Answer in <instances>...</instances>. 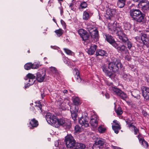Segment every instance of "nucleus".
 <instances>
[{"mask_svg": "<svg viewBox=\"0 0 149 149\" xmlns=\"http://www.w3.org/2000/svg\"><path fill=\"white\" fill-rule=\"evenodd\" d=\"M68 92V91L66 90H65L63 91V92L64 94H67V93Z\"/></svg>", "mask_w": 149, "mask_h": 149, "instance_id": "nucleus-58", "label": "nucleus"}, {"mask_svg": "<svg viewBox=\"0 0 149 149\" xmlns=\"http://www.w3.org/2000/svg\"><path fill=\"white\" fill-rule=\"evenodd\" d=\"M26 80V83H27L25 86V88H26L28 87H29V86L32 85L33 84L35 81V79H25Z\"/></svg>", "mask_w": 149, "mask_h": 149, "instance_id": "nucleus-24", "label": "nucleus"}, {"mask_svg": "<svg viewBox=\"0 0 149 149\" xmlns=\"http://www.w3.org/2000/svg\"><path fill=\"white\" fill-rule=\"evenodd\" d=\"M105 142V140L103 139L100 138L96 141L95 143L99 146H102L103 145Z\"/></svg>", "mask_w": 149, "mask_h": 149, "instance_id": "nucleus-28", "label": "nucleus"}, {"mask_svg": "<svg viewBox=\"0 0 149 149\" xmlns=\"http://www.w3.org/2000/svg\"><path fill=\"white\" fill-rule=\"evenodd\" d=\"M138 6L143 11H144L149 8V2L147 1L141 3H139Z\"/></svg>", "mask_w": 149, "mask_h": 149, "instance_id": "nucleus-14", "label": "nucleus"}, {"mask_svg": "<svg viewBox=\"0 0 149 149\" xmlns=\"http://www.w3.org/2000/svg\"><path fill=\"white\" fill-rule=\"evenodd\" d=\"M55 32L58 37L60 36L63 33V30L61 29H59L55 31Z\"/></svg>", "mask_w": 149, "mask_h": 149, "instance_id": "nucleus-36", "label": "nucleus"}, {"mask_svg": "<svg viewBox=\"0 0 149 149\" xmlns=\"http://www.w3.org/2000/svg\"><path fill=\"white\" fill-rule=\"evenodd\" d=\"M66 101L68 103V104L70 106V103H69V101L68 100H67Z\"/></svg>", "mask_w": 149, "mask_h": 149, "instance_id": "nucleus-60", "label": "nucleus"}, {"mask_svg": "<svg viewBox=\"0 0 149 149\" xmlns=\"http://www.w3.org/2000/svg\"><path fill=\"white\" fill-rule=\"evenodd\" d=\"M126 122L128 125V126L130 129L132 131H134V134H136L139 132V130L137 128L134 126L132 125V123H131L130 122H129L128 120L126 121Z\"/></svg>", "mask_w": 149, "mask_h": 149, "instance_id": "nucleus-18", "label": "nucleus"}, {"mask_svg": "<svg viewBox=\"0 0 149 149\" xmlns=\"http://www.w3.org/2000/svg\"><path fill=\"white\" fill-rule=\"evenodd\" d=\"M71 112L72 118L74 120H76L77 117V113Z\"/></svg>", "mask_w": 149, "mask_h": 149, "instance_id": "nucleus-47", "label": "nucleus"}, {"mask_svg": "<svg viewBox=\"0 0 149 149\" xmlns=\"http://www.w3.org/2000/svg\"><path fill=\"white\" fill-rule=\"evenodd\" d=\"M112 128L114 131L115 132L118 134V130L120 129V126L116 120H114L112 123Z\"/></svg>", "mask_w": 149, "mask_h": 149, "instance_id": "nucleus-13", "label": "nucleus"}, {"mask_svg": "<svg viewBox=\"0 0 149 149\" xmlns=\"http://www.w3.org/2000/svg\"><path fill=\"white\" fill-rule=\"evenodd\" d=\"M66 145L69 149H84L86 147L83 143H76L73 137L70 134L67 135L65 138Z\"/></svg>", "mask_w": 149, "mask_h": 149, "instance_id": "nucleus-3", "label": "nucleus"}, {"mask_svg": "<svg viewBox=\"0 0 149 149\" xmlns=\"http://www.w3.org/2000/svg\"><path fill=\"white\" fill-rule=\"evenodd\" d=\"M87 4L85 2L82 3L80 5V7L81 8H85L87 7Z\"/></svg>", "mask_w": 149, "mask_h": 149, "instance_id": "nucleus-48", "label": "nucleus"}, {"mask_svg": "<svg viewBox=\"0 0 149 149\" xmlns=\"http://www.w3.org/2000/svg\"><path fill=\"white\" fill-rule=\"evenodd\" d=\"M50 70L53 74H54V76L56 77V76L58 75V73L56 68L54 67H51L50 68Z\"/></svg>", "mask_w": 149, "mask_h": 149, "instance_id": "nucleus-30", "label": "nucleus"}, {"mask_svg": "<svg viewBox=\"0 0 149 149\" xmlns=\"http://www.w3.org/2000/svg\"><path fill=\"white\" fill-rule=\"evenodd\" d=\"M122 66V65L120 61L113 57L111 58V61L108 64V68L112 72H117L119 69V67L121 68Z\"/></svg>", "mask_w": 149, "mask_h": 149, "instance_id": "nucleus-5", "label": "nucleus"}, {"mask_svg": "<svg viewBox=\"0 0 149 149\" xmlns=\"http://www.w3.org/2000/svg\"><path fill=\"white\" fill-rule=\"evenodd\" d=\"M41 96L42 98H43V97H44V95L42 94H41Z\"/></svg>", "mask_w": 149, "mask_h": 149, "instance_id": "nucleus-61", "label": "nucleus"}, {"mask_svg": "<svg viewBox=\"0 0 149 149\" xmlns=\"http://www.w3.org/2000/svg\"><path fill=\"white\" fill-rule=\"evenodd\" d=\"M146 31L147 32H149V26H148V28H147L146 29Z\"/></svg>", "mask_w": 149, "mask_h": 149, "instance_id": "nucleus-59", "label": "nucleus"}, {"mask_svg": "<svg viewBox=\"0 0 149 149\" xmlns=\"http://www.w3.org/2000/svg\"><path fill=\"white\" fill-rule=\"evenodd\" d=\"M108 27L110 33L113 34L116 33L119 39L123 42H127L128 48L129 49L131 48L132 47V44L128 40L127 38L123 33L122 28L118 24L114 23L112 24H109Z\"/></svg>", "mask_w": 149, "mask_h": 149, "instance_id": "nucleus-1", "label": "nucleus"}, {"mask_svg": "<svg viewBox=\"0 0 149 149\" xmlns=\"http://www.w3.org/2000/svg\"><path fill=\"white\" fill-rule=\"evenodd\" d=\"M86 32L83 29H80L78 31V33L81 37L84 34H85Z\"/></svg>", "mask_w": 149, "mask_h": 149, "instance_id": "nucleus-40", "label": "nucleus"}, {"mask_svg": "<svg viewBox=\"0 0 149 149\" xmlns=\"http://www.w3.org/2000/svg\"><path fill=\"white\" fill-rule=\"evenodd\" d=\"M74 71L76 73L75 75V77L77 81L78 82H80L81 81V79L79 76V71L77 69H74Z\"/></svg>", "mask_w": 149, "mask_h": 149, "instance_id": "nucleus-31", "label": "nucleus"}, {"mask_svg": "<svg viewBox=\"0 0 149 149\" xmlns=\"http://www.w3.org/2000/svg\"><path fill=\"white\" fill-rule=\"evenodd\" d=\"M138 138L139 140V142L141 144L143 145L145 148H147L148 146V144L147 142L145 141L142 137H141V135L139 134L138 136Z\"/></svg>", "mask_w": 149, "mask_h": 149, "instance_id": "nucleus-20", "label": "nucleus"}, {"mask_svg": "<svg viewBox=\"0 0 149 149\" xmlns=\"http://www.w3.org/2000/svg\"><path fill=\"white\" fill-rule=\"evenodd\" d=\"M29 127L31 129L37 127L38 125V122L35 119H33L29 123Z\"/></svg>", "mask_w": 149, "mask_h": 149, "instance_id": "nucleus-22", "label": "nucleus"}, {"mask_svg": "<svg viewBox=\"0 0 149 149\" xmlns=\"http://www.w3.org/2000/svg\"><path fill=\"white\" fill-rule=\"evenodd\" d=\"M59 100V101H57V103L58 106V107L59 108L63 110H64L65 108V107L66 106V105H65V103L63 102H60Z\"/></svg>", "mask_w": 149, "mask_h": 149, "instance_id": "nucleus-29", "label": "nucleus"}, {"mask_svg": "<svg viewBox=\"0 0 149 149\" xmlns=\"http://www.w3.org/2000/svg\"><path fill=\"white\" fill-rule=\"evenodd\" d=\"M141 89L143 97L146 100H149V88L143 86Z\"/></svg>", "mask_w": 149, "mask_h": 149, "instance_id": "nucleus-9", "label": "nucleus"}, {"mask_svg": "<svg viewBox=\"0 0 149 149\" xmlns=\"http://www.w3.org/2000/svg\"><path fill=\"white\" fill-rule=\"evenodd\" d=\"M130 27V25L128 22H126L123 23V28L124 30H127L129 31Z\"/></svg>", "mask_w": 149, "mask_h": 149, "instance_id": "nucleus-34", "label": "nucleus"}, {"mask_svg": "<svg viewBox=\"0 0 149 149\" xmlns=\"http://www.w3.org/2000/svg\"><path fill=\"white\" fill-rule=\"evenodd\" d=\"M106 130V129L105 127H103L102 126H100L98 128V131L99 132L102 133H104Z\"/></svg>", "mask_w": 149, "mask_h": 149, "instance_id": "nucleus-37", "label": "nucleus"}, {"mask_svg": "<svg viewBox=\"0 0 149 149\" xmlns=\"http://www.w3.org/2000/svg\"><path fill=\"white\" fill-rule=\"evenodd\" d=\"M46 119L49 124L55 127H58L61 125H63V127L66 125L65 120L63 119H59L50 113H47Z\"/></svg>", "mask_w": 149, "mask_h": 149, "instance_id": "nucleus-2", "label": "nucleus"}, {"mask_svg": "<svg viewBox=\"0 0 149 149\" xmlns=\"http://www.w3.org/2000/svg\"><path fill=\"white\" fill-rule=\"evenodd\" d=\"M73 102L74 105H77L79 104V101L78 97H76L73 100Z\"/></svg>", "mask_w": 149, "mask_h": 149, "instance_id": "nucleus-41", "label": "nucleus"}, {"mask_svg": "<svg viewBox=\"0 0 149 149\" xmlns=\"http://www.w3.org/2000/svg\"><path fill=\"white\" fill-rule=\"evenodd\" d=\"M107 41L114 47L116 46L117 43L115 41L114 38L111 36L106 34L105 35Z\"/></svg>", "mask_w": 149, "mask_h": 149, "instance_id": "nucleus-16", "label": "nucleus"}, {"mask_svg": "<svg viewBox=\"0 0 149 149\" xmlns=\"http://www.w3.org/2000/svg\"><path fill=\"white\" fill-rule=\"evenodd\" d=\"M65 53L67 54L70 55H72L73 53L70 50L66 48L63 49Z\"/></svg>", "mask_w": 149, "mask_h": 149, "instance_id": "nucleus-39", "label": "nucleus"}, {"mask_svg": "<svg viewBox=\"0 0 149 149\" xmlns=\"http://www.w3.org/2000/svg\"><path fill=\"white\" fill-rule=\"evenodd\" d=\"M130 16L134 20L139 22L144 21V16L138 9H132L130 11Z\"/></svg>", "mask_w": 149, "mask_h": 149, "instance_id": "nucleus-4", "label": "nucleus"}, {"mask_svg": "<svg viewBox=\"0 0 149 149\" xmlns=\"http://www.w3.org/2000/svg\"><path fill=\"white\" fill-rule=\"evenodd\" d=\"M130 58H131L130 56L128 55H126L125 57V59L128 61L130 60Z\"/></svg>", "mask_w": 149, "mask_h": 149, "instance_id": "nucleus-53", "label": "nucleus"}, {"mask_svg": "<svg viewBox=\"0 0 149 149\" xmlns=\"http://www.w3.org/2000/svg\"><path fill=\"white\" fill-rule=\"evenodd\" d=\"M54 47H55V48H54L55 49H57L58 48V47H55V46H54Z\"/></svg>", "mask_w": 149, "mask_h": 149, "instance_id": "nucleus-64", "label": "nucleus"}, {"mask_svg": "<svg viewBox=\"0 0 149 149\" xmlns=\"http://www.w3.org/2000/svg\"><path fill=\"white\" fill-rule=\"evenodd\" d=\"M91 125L94 128H96L98 125L97 118L96 115H93L90 121Z\"/></svg>", "mask_w": 149, "mask_h": 149, "instance_id": "nucleus-15", "label": "nucleus"}, {"mask_svg": "<svg viewBox=\"0 0 149 149\" xmlns=\"http://www.w3.org/2000/svg\"><path fill=\"white\" fill-rule=\"evenodd\" d=\"M134 2H139V3H141L145 1H146L147 0H133Z\"/></svg>", "mask_w": 149, "mask_h": 149, "instance_id": "nucleus-51", "label": "nucleus"}, {"mask_svg": "<svg viewBox=\"0 0 149 149\" xmlns=\"http://www.w3.org/2000/svg\"><path fill=\"white\" fill-rule=\"evenodd\" d=\"M74 129L75 132H80L82 130V129L81 127L78 125H76L75 126Z\"/></svg>", "mask_w": 149, "mask_h": 149, "instance_id": "nucleus-44", "label": "nucleus"}, {"mask_svg": "<svg viewBox=\"0 0 149 149\" xmlns=\"http://www.w3.org/2000/svg\"><path fill=\"white\" fill-rule=\"evenodd\" d=\"M78 109V106L76 105L73 104L70 107V112L77 113Z\"/></svg>", "mask_w": 149, "mask_h": 149, "instance_id": "nucleus-32", "label": "nucleus"}, {"mask_svg": "<svg viewBox=\"0 0 149 149\" xmlns=\"http://www.w3.org/2000/svg\"><path fill=\"white\" fill-rule=\"evenodd\" d=\"M116 111L117 114L118 115H121L123 113V112L120 107L118 108L116 110Z\"/></svg>", "mask_w": 149, "mask_h": 149, "instance_id": "nucleus-46", "label": "nucleus"}, {"mask_svg": "<svg viewBox=\"0 0 149 149\" xmlns=\"http://www.w3.org/2000/svg\"><path fill=\"white\" fill-rule=\"evenodd\" d=\"M83 40H87L89 37V36L88 34L87 33V32L85 34H84L81 37Z\"/></svg>", "mask_w": 149, "mask_h": 149, "instance_id": "nucleus-45", "label": "nucleus"}, {"mask_svg": "<svg viewBox=\"0 0 149 149\" xmlns=\"http://www.w3.org/2000/svg\"><path fill=\"white\" fill-rule=\"evenodd\" d=\"M116 13V10L114 9L108 8L106 10L105 16L107 18L111 19V17L113 16Z\"/></svg>", "mask_w": 149, "mask_h": 149, "instance_id": "nucleus-12", "label": "nucleus"}, {"mask_svg": "<svg viewBox=\"0 0 149 149\" xmlns=\"http://www.w3.org/2000/svg\"><path fill=\"white\" fill-rule=\"evenodd\" d=\"M111 147L113 149H121L119 147L112 145Z\"/></svg>", "mask_w": 149, "mask_h": 149, "instance_id": "nucleus-54", "label": "nucleus"}, {"mask_svg": "<svg viewBox=\"0 0 149 149\" xmlns=\"http://www.w3.org/2000/svg\"><path fill=\"white\" fill-rule=\"evenodd\" d=\"M130 75L128 74H126L124 73L123 74V77L125 80H127L130 77Z\"/></svg>", "mask_w": 149, "mask_h": 149, "instance_id": "nucleus-43", "label": "nucleus"}, {"mask_svg": "<svg viewBox=\"0 0 149 149\" xmlns=\"http://www.w3.org/2000/svg\"><path fill=\"white\" fill-rule=\"evenodd\" d=\"M70 9H71L72 10H73V9H72V6H71V5H70Z\"/></svg>", "mask_w": 149, "mask_h": 149, "instance_id": "nucleus-63", "label": "nucleus"}, {"mask_svg": "<svg viewBox=\"0 0 149 149\" xmlns=\"http://www.w3.org/2000/svg\"><path fill=\"white\" fill-rule=\"evenodd\" d=\"M103 71L105 73L106 75L108 77H110L112 75L113 73L111 71H110L109 69L108 68V66H107L104 65L102 67Z\"/></svg>", "mask_w": 149, "mask_h": 149, "instance_id": "nucleus-19", "label": "nucleus"}, {"mask_svg": "<svg viewBox=\"0 0 149 149\" xmlns=\"http://www.w3.org/2000/svg\"><path fill=\"white\" fill-rule=\"evenodd\" d=\"M89 120L88 118L85 116H82L81 118H79L78 120V122L81 125L83 128L89 126Z\"/></svg>", "mask_w": 149, "mask_h": 149, "instance_id": "nucleus-6", "label": "nucleus"}, {"mask_svg": "<svg viewBox=\"0 0 149 149\" xmlns=\"http://www.w3.org/2000/svg\"><path fill=\"white\" fill-rule=\"evenodd\" d=\"M105 95L107 98L108 99L109 98V95L108 93H106L105 94Z\"/></svg>", "mask_w": 149, "mask_h": 149, "instance_id": "nucleus-56", "label": "nucleus"}, {"mask_svg": "<svg viewBox=\"0 0 149 149\" xmlns=\"http://www.w3.org/2000/svg\"><path fill=\"white\" fill-rule=\"evenodd\" d=\"M125 1H118L117 2L118 6L119 8H122L125 5Z\"/></svg>", "mask_w": 149, "mask_h": 149, "instance_id": "nucleus-38", "label": "nucleus"}, {"mask_svg": "<svg viewBox=\"0 0 149 149\" xmlns=\"http://www.w3.org/2000/svg\"><path fill=\"white\" fill-rule=\"evenodd\" d=\"M94 23L90 22H89L87 23V29L88 31L89 32L93 29L94 28H95L94 27V26L93 25V24H94Z\"/></svg>", "mask_w": 149, "mask_h": 149, "instance_id": "nucleus-27", "label": "nucleus"}, {"mask_svg": "<svg viewBox=\"0 0 149 149\" xmlns=\"http://www.w3.org/2000/svg\"><path fill=\"white\" fill-rule=\"evenodd\" d=\"M111 89L113 92L117 95H119L122 91L116 87H111Z\"/></svg>", "mask_w": 149, "mask_h": 149, "instance_id": "nucleus-33", "label": "nucleus"}, {"mask_svg": "<svg viewBox=\"0 0 149 149\" xmlns=\"http://www.w3.org/2000/svg\"><path fill=\"white\" fill-rule=\"evenodd\" d=\"M59 8L60 10L61 15H62L63 14V8L62 7H59Z\"/></svg>", "mask_w": 149, "mask_h": 149, "instance_id": "nucleus-52", "label": "nucleus"}, {"mask_svg": "<svg viewBox=\"0 0 149 149\" xmlns=\"http://www.w3.org/2000/svg\"><path fill=\"white\" fill-rule=\"evenodd\" d=\"M53 20L54 22L56 23L55 19L54 18H53Z\"/></svg>", "mask_w": 149, "mask_h": 149, "instance_id": "nucleus-62", "label": "nucleus"}, {"mask_svg": "<svg viewBox=\"0 0 149 149\" xmlns=\"http://www.w3.org/2000/svg\"><path fill=\"white\" fill-rule=\"evenodd\" d=\"M46 73L45 71H41L38 73L36 74V79L38 81L40 82H43L45 77Z\"/></svg>", "mask_w": 149, "mask_h": 149, "instance_id": "nucleus-7", "label": "nucleus"}, {"mask_svg": "<svg viewBox=\"0 0 149 149\" xmlns=\"http://www.w3.org/2000/svg\"><path fill=\"white\" fill-rule=\"evenodd\" d=\"M92 38L94 39L95 41H97L98 39V32L96 28H94L89 32Z\"/></svg>", "mask_w": 149, "mask_h": 149, "instance_id": "nucleus-11", "label": "nucleus"}, {"mask_svg": "<svg viewBox=\"0 0 149 149\" xmlns=\"http://www.w3.org/2000/svg\"><path fill=\"white\" fill-rule=\"evenodd\" d=\"M120 94L118 96L120 97L123 100H125L127 97V95L126 94L124 93L123 91H122Z\"/></svg>", "mask_w": 149, "mask_h": 149, "instance_id": "nucleus-35", "label": "nucleus"}, {"mask_svg": "<svg viewBox=\"0 0 149 149\" xmlns=\"http://www.w3.org/2000/svg\"><path fill=\"white\" fill-rule=\"evenodd\" d=\"M90 47L87 50L88 53L90 55L93 54L95 52L97 48V46L95 45H89Z\"/></svg>", "mask_w": 149, "mask_h": 149, "instance_id": "nucleus-17", "label": "nucleus"}, {"mask_svg": "<svg viewBox=\"0 0 149 149\" xmlns=\"http://www.w3.org/2000/svg\"><path fill=\"white\" fill-rule=\"evenodd\" d=\"M36 106L37 107H38L39 109L40 110L41 112H42V106L40 104V102H38V103L36 105Z\"/></svg>", "mask_w": 149, "mask_h": 149, "instance_id": "nucleus-50", "label": "nucleus"}, {"mask_svg": "<svg viewBox=\"0 0 149 149\" xmlns=\"http://www.w3.org/2000/svg\"><path fill=\"white\" fill-rule=\"evenodd\" d=\"M92 15L90 11H84L83 13V19L84 20H87Z\"/></svg>", "mask_w": 149, "mask_h": 149, "instance_id": "nucleus-23", "label": "nucleus"}, {"mask_svg": "<svg viewBox=\"0 0 149 149\" xmlns=\"http://www.w3.org/2000/svg\"><path fill=\"white\" fill-rule=\"evenodd\" d=\"M96 54V56H106L107 54L105 51L101 49H98L97 50Z\"/></svg>", "mask_w": 149, "mask_h": 149, "instance_id": "nucleus-21", "label": "nucleus"}, {"mask_svg": "<svg viewBox=\"0 0 149 149\" xmlns=\"http://www.w3.org/2000/svg\"><path fill=\"white\" fill-rule=\"evenodd\" d=\"M132 95L134 98L139 99L140 98V92L138 90H135L132 92Z\"/></svg>", "mask_w": 149, "mask_h": 149, "instance_id": "nucleus-26", "label": "nucleus"}, {"mask_svg": "<svg viewBox=\"0 0 149 149\" xmlns=\"http://www.w3.org/2000/svg\"><path fill=\"white\" fill-rule=\"evenodd\" d=\"M61 24H62V25H63V26H65V22H64L63 20H61Z\"/></svg>", "mask_w": 149, "mask_h": 149, "instance_id": "nucleus-55", "label": "nucleus"}, {"mask_svg": "<svg viewBox=\"0 0 149 149\" xmlns=\"http://www.w3.org/2000/svg\"><path fill=\"white\" fill-rule=\"evenodd\" d=\"M93 149H101V148L99 145H97L95 143L94 144L93 147Z\"/></svg>", "mask_w": 149, "mask_h": 149, "instance_id": "nucleus-49", "label": "nucleus"}, {"mask_svg": "<svg viewBox=\"0 0 149 149\" xmlns=\"http://www.w3.org/2000/svg\"><path fill=\"white\" fill-rule=\"evenodd\" d=\"M39 66L38 63L35 62L32 64L31 63H26L24 66V68L26 70H29L31 68L37 69Z\"/></svg>", "mask_w": 149, "mask_h": 149, "instance_id": "nucleus-8", "label": "nucleus"}, {"mask_svg": "<svg viewBox=\"0 0 149 149\" xmlns=\"http://www.w3.org/2000/svg\"><path fill=\"white\" fill-rule=\"evenodd\" d=\"M114 47L116 48L118 51V52L122 53V54H126L127 52L126 47L123 45L121 46H119L117 43L116 44V45Z\"/></svg>", "mask_w": 149, "mask_h": 149, "instance_id": "nucleus-10", "label": "nucleus"}, {"mask_svg": "<svg viewBox=\"0 0 149 149\" xmlns=\"http://www.w3.org/2000/svg\"><path fill=\"white\" fill-rule=\"evenodd\" d=\"M141 39L142 42L144 45L147 44L149 40L148 36L145 34H143L141 36Z\"/></svg>", "mask_w": 149, "mask_h": 149, "instance_id": "nucleus-25", "label": "nucleus"}, {"mask_svg": "<svg viewBox=\"0 0 149 149\" xmlns=\"http://www.w3.org/2000/svg\"><path fill=\"white\" fill-rule=\"evenodd\" d=\"M58 141H56L55 142V146L57 147L58 146Z\"/></svg>", "mask_w": 149, "mask_h": 149, "instance_id": "nucleus-57", "label": "nucleus"}, {"mask_svg": "<svg viewBox=\"0 0 149 149\" xmlns=\"http://www.w3.org/2000/svg\"><path fill=\"white\" fill-rule=\"evenodd\" d=\"M27 79H35V76L31 73H29L27 75Z\"/></svg>", "mask_w": 149, "mask_h": 149, "instance_id": "nucleus-42", "label": "nucleus"}]
</instances>
